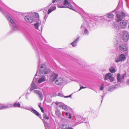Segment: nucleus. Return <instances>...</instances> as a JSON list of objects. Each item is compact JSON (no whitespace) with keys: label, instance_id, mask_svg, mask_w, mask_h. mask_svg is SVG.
Here are the masks:
<instances>
[{"label":"nucleus","instance_id":"nucleus-1","mask_svg":"<svg viewBox=\"0 0 129 129\" xmlns=\"http://www.w3.org/2000/svg\"><path fill=\"white\" fill-rule=\"evenodd\" d=\"M41 63L40 60H39L38 64V68H40L39 70L38 71H37L35 77L36 76H41L42 77L38 78H35L34 79L35 82L36 83H40L42 82L45 81L46 80V78H45L44 73L45 74H49L50 73V69L46 68L45 64H41L40 66Z\"/></svg>","mask_w":129,"mask_h":129},{"label":"nucleus","instance_id":"nucleus-2","mask_svg":"<svg viewBox=\"0 0 129 129\" xmlns=\"http://www.w3.org/2000/svg\"><path fill=\"white\" fill-rule=\"evenodd\" d=\"M55 3V5L59 4L58 6V8H67L75 11L73 7L70 4L68 0H53L52 3Z\"/></svg>","mask_w":129,"mask_h":129},{"label":"nucleus","instance_id":"nucleus-3","mask_svg":"<svg viewBox=\"0 0 129 129\" xmlns=\"http://www.w3.org/2000/svg\"><path fill=\"white\" fill-rule=\"evenodd\" d=\"M126 75V73L121 75L120 74L118 73L117 75V82L119 84H116L113 86L112 87L113 89H116L120 87V84L124 83L125 81V77Z\"/></svg>","mask_w":129,"mask_h":129},{"label":"nucleus","instance_id":"nucleus-4","mask_svg":"<svg viewBox=\"0 0 129 129\" xmlns=\"http://www.w3.org/2000/svg\"><path fill=\"white\" fill-rule=\"evenodd\" d=\"M79 9L80 12H78V13L81 15L85 21L86 22L87 21V24H88V26L90 27L93 26V23H94L93 22V19H90L88 20H87L85 19L86 18H88V17L89 16V14L84 12L82 9L80 8Z\"/></svg>","mask_w":129,"mask_h":129},{"label":"nucleus","instance_id":"nucleus-5","mask_svg":"<svg viewBox=\"0 0 129 129\" xmlns=\"http://www.w3.org/2000/svg\"><path fill=\"white\" fill-rule=\"evenodd\" d=\"M83 119L82 117L81 116L74 114L72 116V121L77 125L82 123L83 121L82 120Z\"/></svg>","mask_w":129,"mask_h":129},{"label":"nucleus","instance_id":"nucleus-6","mask_svg":"<svg viewBox=\"0 0 129 129\" xmlns=\"http://www.w3.org/2000/svg\"><path fill=\"white\" fill-rule=\"evenodd\" d=\"M5 16L7 20L9 21L10 23V25L12 26L13 29L14 30H16L18 29V26L14 22L12 18L7 15H6Z\"/></svg>","mask_w":129,"mask_h":129},{"label":"nucleus","instance_id":"nucleus-7","mask_svg":"<svg viewBox=\"0 0 129 129\" xmlns=\"http://www.w3.org/2000/svg\"><path fill=\"white\" fill-rule=\"evenodd\" d=\"M125 14L124 12H119L116 15L115 20L117 22L121 21L125 18Z\"/></svg>","mask_w":129,"mask_h":129},{"label":"nucleus","instance_id":"nucleus-8","mask_svg":"<svg viewBox=\"0 0 129 129\" xmlns=\"http://www.w3.org/2000/svg\"><path fill=\"white\" fill-rule=\"evenodd\" d=\"M58 76V74L54 72H52L50 75L49 79V81L50 83H52L54 82L55 79H56Z\"/></svg>","mask_w":129,"mask_h":129},{"label":"nucleus","instance_id":"nucleus-9","mask_svg":"<svg viewBox=\"0 0 129 129\" xmlns=\"http://www.w3.org/2000/svg\"><path fill=\"white\" fill-rule=\"evenodd\" d=\"M23 108L25 109L28 110L33 112L38 117L41 118V115L38 113L36 110L34 109L31 107H23Z\"/></svg>","mask_w":129,"mask_h":129},{"label":"nucleus","instance_id":"nucleus-10","mask_svg":"<svg viewBox=\"0 0 129 129\" xmlns=\"http://www.w3.org/2000/svg\"><path fill=\"white\" fill-rule=\"evenodd\" d=\"M126 59L125 55L124 54H121L115 57V61L117 63H118L124 61Z\"/></svg>","mask_w":129,"mask_h":129},{"label":"nucleus","instance_id":"nucleus-11","mask_svg":"<svg viewBox=\"0 0 129 129\" xmlns=\"http://www.w3.org/2000/svg\"><path fill=\"white\" fill-rule=\"evenodd\" d=\"M128 21L126 20H123L121 21L119 25L122 28H126L128 24Z\"/></svg>","mask_w":129,"mask_h":129},{"label":"nucleus","instance_id":"nucleus-12","mask_svg":"<svg viewBox=\"0 0 129 129\" xmlns=\"http://www.w3.org/2000/svg\"><path fill=\"white\" fill-rule=\"evenodd\" d=\"M112 74L110 73L107 74L104 78L105 80H107L108 79L110 82H112L114 80V78L112 76Z\"/></svg>","mask_w":129,"mask_h":129},{"label":"nucleus","instance_id":"nucleus-13","mask_svg":"<svg viewBox=\"0 0 129 129\" xmlns=\"http://www.w3.org/2000/svg\"><path fill=\"white\" fill-rule=\"evenodd\" d=\"M123 40L125 42L127 41L129 38V35L128 32L124 31L123 32Z\"/></svg>","mask_w":129,"mask_h":129},{"label":"nucleus","instance_id":"nucleus-14","mask_svg":"<svg viewBox=\"0 0 129 129\" xmlns=\"http://www.w3.org/2000/svg\"><path fill=\"white\" fill-rule=\"evenodd\" d=\"M25 20L27 22L31 23L34 21V18L33 17L30 15H27L24 18Z\"/></svg>","mask_w":129,"mask_h":129},{"label":"nucleus","instance_id":"nucleus-15","mask_svg":"<svg viewBox=\"0 0 129 129\" xmlns=\"http://www.w3.org/2000/svg\"><path fill=\"white\" fill-rule=\"evenodd\" d=\"M64 82L63 79L61 77H58L57 78L55 81V84L57 85H60Z\"/></svg>","mask_w":129,"mask_h":129},{"label":"nucleus","instance_id":"nucleus-16","mask_svg":"<svg viewBox=\"0 0 129 129\" xmlns=\"http://www.w3.org/2000/svg\"><path fill=\"white\" fill-rule=\"evenodd\" d=\"M119 49L121 51H126L127 49V46L126 44L121 45L119 46Z\"/></svg>","mask_w":129,"mask_h":129},{"label":"nucleus","instance_id":"nucleus-17","mask_svg":"<svg viewBox=\"0 0 129 129\" xmlns=\"http://www.w3.org/2000/svg\"><path fill=\"white\" fill-rule=\"evenodd\" d=\"M35 81L34 79L31 83V88L30 89V91H32L33 90L37 88V86L36 85V84L34 83V81Z\"/></svg>","mask_w":129,"mask_h":129},{"label":"nucleus","instance_id":"nucleus-18","mask_svg":"<svg viewBox=\"0 0 129 129\" xmlns=\"http://www.w3.org/2000/svg\"><path fill=\"white\" fill-rule=\"evenodd\" d=\"M13 105L12 104H7L6 105H1V109H4L6 108H9L10 107H12Z\"/></svg>","mask_w":129,"mask_h":129},{"label":"nucleus","instance_id":"nucleus-19","mask_svg":"<svg viewBox=\"0 0 129 129\" xmlns=\"http://www.w3.org/2000/svg\"><path fill=\"white\" fill-rule=\"evenodd\" d=\"M79 37H78L75 40L71 43V44L72 46L73 47H75L77 45V43L78 41Z\"/></svg>","mask_w":129,"mask_h":129},{"label":"nucleus","instance_id":"nucleus-20","mask_svg":"<svg viewBox=\"0 0 129 129\" xmlns=\"http://www.w3.org/2000/svg\"><path fill=\"white\" fill-rule=\"evenodd\" d=\"M34 92L35 93H37L39 95V97L41 99V100H42L43 96L42 93L41 92L38 90H35L34 91Z\"/></svg>","mask_w":129,"mask_h":129},{"label":"nucleus","instance_id":"nucleus-21","mask_svg":"<svg viewBox=\"0 0 129 129\" xmlns=\"http://www.w3.org/2000/svg\"><path fill=\"white\" fill-rule=\"evenodd\" d=\"M34 25L36 29H38V30H39V31H40V33L39 32V33H40L41 32V31H42V26H41V28L40 29V30H39L38 29V27L39 25V23L38 22V23H36L35 24H34Z\"/></svg>","mask_w":129,"mask_h":129},{"label":"nucleus","instance_id":"nucleus-22","mask_svg":"<svg viewBox=\"0 0 129 129\" xmlns=\"http://www.w3.org/2000/svg\"><path fill=\"white\" fill-rule=\"evenodd\" d=\"M106 16L107 18H113L114 16V14L112 13H108L106 15L104 16L103 17Z\"/></svg>","mask_w":129,"mask_h":129},{"label":"nucleus","instance_id":"nucleus-23","mask_svg":"<svg viewBox=\"0 0 129 129\" xmlns=\"http://www.w3.org/2000/svg\"><path fill=\"white\" fill-rule=\"evenodd\" d=\"M45 129H49V123L46 122L44 120H43Z\"/></svg>","mask_w":129,"mask_h":129},{"label":"nucleus","instance_id":"nucleus-24","mask_svg":"<svg viewBox=\"0 0 129 129\" xmlns=\"http://www.w3.org/2000/svg\"><path fill=\"white\" fill-rule=\"evenodd\" d=\"M56 9V7L55 6H54L52 7L51 8L49 9L48 12V14H49L52 11Z\"/></svg>","mask_w":129,"mask_h":129},{"label":"nucleus","instance_id":"nucleus-25","mask_svg":"<svg viewBox=\"0 0 129 129\" xmlns=\"http://www.w3.org/2000/svg\"><path fill=\"white\" fill-rule=\"evenodd\" d=\"M109 71L110 72L112 73L115 72L116 71L115 68L113 66H111L109 68Z\"/></svg>","mask_w":129,"mask_h":129},{"label":"nucleus","instance_id":"nucleus-26","mask_svg":"<svg viewBox=\"0 0 129 129\" xmlns=\"http://www.w3.org/2000/svg\"><path fill=\"white\" fill-rule=\"evenodd\" d=\"M84 30V32L83 33V35L85 36H87L89 35V32L87 28L85 29Z\"/></svg>","mask_w":129,"mask_h":129},{"label":"nucleus","instance_id":"nucleus-27","mask_svg":"<svg viewBox=\"0 0 129 129\" xmlns=\"http://www.w3.org/2000/svg\"><path fill=\"white\" fill-rule=\"evenodd\" d=\"M69 127V125L66 124H64L61 126V128L63 129H67Z\"/></svg>","mask_w":129,"mask_h":129},{"label":"nucleus","instance_id":"nucleus-28","mask_svg":"<svg viewBox=\"0 0 129 129\" xmlns=\"http://www.w3.org/2000/svg\"><path fill=\"white\" fill-rule=\"evenodd\" d=\"M114 28L115 30L116 31L118 30L119 29V28L118 25L116 23H114Z\"/></svg>","mask_w":129,"mask_h":129},{"label":"nucleus","instance_id":"nucleus-29","mask_svg":"<svg viewBox=\"0 0 129 129\" xmlns=\"http://www.w3.org/2000/svg\"><path fill=\"white\" fill-rule=\"evenodd\" d=\"M86 25L84 23H83L82 24L80 27V29L81 30H83L85 29H86L87 28L86 27Z\"/></svg>","mask_w":129,"mask_h":129},{"label":"nucleus","instance_id":"nucleus-30","mask_svg":"<svg viewBox=\"0 0 129 129\" xmlns=\"http://www.w3.org/2000/svg\"><path fill=\"white\" fill-rule=\"evenodd\" d=\"M60 108L64 109L65 110L67 111L68 110V109L67 107L63 105H61L59 106Z\"/></svg>","mask_w":129,"mask_h":129},{"label":"nucleus","instance_id":"nucleus-31","mask_svg":"<svg viewBox=\"0 0 129 129\" xmlns=\"http://www.w3.org/2000/svg\"><path fill=\"white\" fill-rule=\"evenodd\" d=\"M33 16L35 18H39V15L38 13H34L33 14Z\"/></svg>","mask_w":129,"mask_h":129},{"label":"nucleus","instance_id":"nucleus-32","mask_svg":"<svg viewBox=\"0 0 129 129\" xmlns=\"http://www.w3.org/2000/svg\"><path fill=\"white\" fill-rule=\"evenodd\" d=\"M20 106V104L19 103H14L13 107H19Z\"/></svg>","mask_w":129,"mask_h":129},{"label":"nucleus","instance_id":"nucleus-33","mask_svg":"<svg viewBox=\"0 0 129 129\" xmlns=\"http://www.w3.org/2000/svg\"><path fill=\"white\" fill-rule=\"evenodd\" d=\"M43 117L44 119L48 120L49 119V117H48L46 114H44L43 116Z\"/></svg>","mask_w":129,"mask_h":129},{"label":"nucleus","instance_id":"nucleus-34","mask_svg":"<svg viewBox=\"0 0 129 129\" xmlns=\"http://www.w3.org/2000/svg\"><path fill=\"white\" fill-rule=\"evenodd\" d=\"M55 113L56 115L58 116H60V114L59 110H57L56 112Z\"/></svg>","mask_w":129,"mask_h":129},{"label":"nucleus","instance_id":"nucleus-35","mask_svg":"<svg viewBox=\"0 0 129 129\" xmlns=\"http://www.w3.org/2000/svg\"><path fill=\"white\" fill-rule=\"evenodd\" d=\"M104 84L102 83L100 85V90H103L104 88Z\"/></svg>","mask_w":129,"mask_h":129},{"label":"nucleus","instance_id":"nucleus-36","mask_svg":"<svg viewBox=\"0 0 129 129\" xmlns=\"http://www.w3.org/2000/svg\"><path fill=\"white\" fill-rule=\"evenodd\" d=\"M44 14L45 15L44 16V19L46 21L48 17V13L47 14Z\"/></svg>","mask_w":129,"mask_h":129},{"label":"nucleus","instance_id":"nucleus-37","mask_svg":"<svg viewBox=\"0 0 129 129\" xmlns=\"http://www.w3.org/2000/svg\"><path fill=\"white\" fill-rule=\"evenodd\" d=\"M69 117H68V118L69 119H71L72 118V114L71 113H70L68 115Z\"/></svg>","mask_w":129,"mask_h":129},{"label":"nucleus","instance_id":"nucleus-38","mask_svg":"<svg viewBox=\"0 0 129 129\" xmlns=\"http://www.w3.org/2000/svg\"><path fill=\"white\" fill-rule=\"evenodd\" d=\"M29 94V93L27 92L26 93L25 95L26 98V99L27 100H28V96Z\"/></svg>","mask_w":129,"mask_h":129},{"label":"nucleus","instance_id":"nucleus-39","mask_svg":"<svg viewBox=\"0 0 129 129\" xmlns=\"http://www.w3.org/2000/svg\"><path fill=\"white\" fill-rule=\"evenodd\" d=\"M58 95L61 97H63L64 96L62 94V93H58Z\"/></svg>","mask_w":129,"mask_h":129},{"label":"nucleus","instance_id":"nucleus-40","mask_svg":"<svg viewBox=\"0 0 129 129\" xmlns=\"http://www.w3.org/2000/svg\"><path fill=\"white\" fill-rule=\"evenodd\" d=\"M43 12L44 14H46V13L47 12V10L46 9H44L43 10Z\"/></svg>","mask_w":129,"mask_h":129},{"label":"nucleus","instance_id":"nucleus-41","mask_svg":"<svg viewBox=\"0 0 129 129\" xmlns=\"http://www.w3.org/2000/svg\"><path fill=\"white\" fill-rule=\"evenodd\" d=\"M72 94H71L69 96H64V98H68L69 97H71V96Z\"/></svg>","mask_w":129,"mask_h":129},{"label":"nucleus","instance_id":"nucleus-42","mask_svg":"<svg viewBox=\"0 0 129 129\" xmlns=\"http://www.w3.org/2000/svg\"><path fill=\"white\" fill-rule=\"evenodd\" d=\"M63 112V114H64V113H65V114L66 116H68L69 114H68V112Z\"/></svg>","mask_w":129,"mask_h":129},{"label":"nucleus","instance_id":"nucleus-43","mask_svg":"<svg viewBox=\"0 0 129 129\" xmlns=\"http://www.w3.org/2000/svg\"><path fill=\"white\" fill-rule=\"evenodd\" d=\"M0 11L3 14H4V12L2 10V8L0 7Z\"/></svg>","mask_w":129,"mask_h":129},{"label":"nucleus","instance_id":"nucleus-44","mask_svg":"<svg viewBox=\"0 0 129 129\" xmlns=\"http://www.w3.org/2000/svg\"><path fill=\"white\" fill-rule=\"evenodd\" d=\"M105 95V94H103V95L102 96V100L101 101V102H102L103 100V99L104 98V96Z\"/></svg>","mask_w":129,"mask_h":129},{"label":"nucleus","instance_id":"nucleus-45","mask_svg":"<svg viewBox=\"0 0 129 129\" xmlns=\"http://www.w3.org/2000/svg\"><path fill=\"white\" fill-rule=\"evenodd\" d=\"M86 88V87H83V86H81V87L80 88V89H79V91L81 89H82L85 88Z\"/></svg>","mask_w":129,"mask_h":129},{"label":"nucleus","instance_id":"nucleus-46","mask_svg":"<svg viewBox=\"0 0 129 129\" xmlns=\"http://www.w3.org/2000/svg\"><path fill=\"white\" fill-rule=\"evenodd\" d=\"M40 109H41V111L42 112H43V113H44V111L43 110V108H42V107H40Z\"/></svg>","mask_w":129,"mask_h":129},{"label":"nucleus","instance_id":"nucleus-47","mask_svg":"<svg viewBox=\"0 0 129 129\" xmlns=\"http://www.w3.org/2000/svg\"><path fill=\"white\" fill-rule=\"evenodd\" d=\"M57 95V94L56 93H55L54 94H53L52 96V97H55V96H56Z\"/></svg>","mask_w":129,"mask_h":129},{"label":"nucleus","instance_id":"nucleus-48","mask_svg":"<svg viewBox=\"0 0 129 129\" xmlns=\"http://www.w3.org/2000/svg\"><path fill=\"white\" fill-rule=\"evenodd\" d=\"M0 4L2 5V6L3 5H4L3 3H2V2L1 1V0H0Z\"/></svg>","mask_w":129,"mask_h":129},{"label":"nucleus","instance_id":"nucleus-49","mask_svg":"<svg viewBox=\"0 0 129 129\" xmlns=\"http://www.w3.org/2000/svg\"><path fill=\"white\" fill-rule=\"evenodd\" d=\"M127 84H129V79L127 81Z\"/></svg>","mask_w":129,"mask_h":129},{"label":"nucleus","instance_id":"nucleus-50","mask_svg":"<svg viewBox=\"0 0 129 129\" xmlns=\"http://www.w3.org/2000/svg\"><path fill=\"white\" fill-rule=\"evenodd\" d=\"M67 129H73L71 127H69V126Z\"/></svg>","mask_w":129,"mask_h":129},{"label":"nucleus","instance_id":"nucleus-51","mask_svg":"<svg viewBox=\"0 0 129 129\" xmlns=\"http://www.w3.org/2000/svg\"><path fill=\"white\" fill-rule=\"evenodd\" d=\"M40 104H41V103H40V105H39V106H39V107L40 108V107H41V105H40Z\"/></svg>","mask_w":129,"mask_h":129},{"label":"nucleus","instance_id":"nucleus-52","mask_svg":"<svg viewBox=\"0 0 129 129\" xmlns=\"http://www.w3.org/2000/svg\"><path fill=\"white\" fill-rule=\"evenodd\" d=\"M58 102H56L55 103V104L56 105H58Z\"/></svg>","mask_w":129,"mask_h":129},{"label":"nucleus","instance_id":"nucleus-53","mask_svg":"<svg viewBox=\"0 0 129 129\" xmlns=\"http://www.w3.org/2000/svg\"><path fill=\"white\" fill-rule=\"evenodd\" d=\"M128 28L129 29V23L128 24Z\"/></svg>","mask_w":129,"mask_h":129},{"label":"nucleus","instance_id":"nucleus-54","mask_svg":"<svg viewBox=\"0 0 129 129\" xmlns=\"http://www.w3.org/2000/svg\"><path fill=\"white\" fill-rule=\"evenodd\" d=\"M73 4L75 6H76V4H75V3H73Z\"/></svg>","mask_w":129,"mask_h":129},{"label":"nucleus","instance_id":"nucleus-55","mask_svg":"<svg viewBox=\"0 0 129 129\" xmlns=\"http://www.w3.org/2000/svg\"><path fill=\"white\" fill-rule=\"evenodd\" d=\"M53 5V4H50V5Z\"/></svg>","mask_w":129,"mask_h":129},{"label":"nucleus","instance_id":"nucleus-56","mask_svg":"<svg viewBox=\"0 0 129 129\" xmlns=\"http://www.w3.org/2000/svg\"><path fill=\"white\" fill-rule=\"evenodd\" d=\"M39 22H41V21H39Z\"/></svg>","mask_w":129,"mask_h":129},{"label":"nucleus","instance_id":"nucleus-57","mask_svg":"<svg viewBox=\"0 0 129 129\" xmlns=\"http://www.w3.org/2000/svg\"><path fill=\"white\" fill-rule=\"evenodd\" d=\"M33 45L34 46H34H35V45Z\"/></svg>","mask_w":129,"mask_h":129},{"label":"nucleus","instance_id":"nucleus-58","mask_svg":"<svg viewBox=\"0 0 129 129\" xmlns=\"http://www.w3.org/2000/svg\"><path fill=\"white\" fill-rule=\"evenodd\" d=\"M87 26V28H88V26Z\"/></svg>","mask_w":129,"mask_h":129},{"label":"nucleus","instance_id":"nucleus-59","mask_svg":"<svg viewBox=\"0 0 129 129\" xmlns=\"http://www.w3.org/2000/svg\"><path fill=\"white\" fill-rule=\"evenodd\" d=\"M57 129H59L58 128H57Z\"/></svg>","mask_w":129,"mask_h":129}]
</instances>
